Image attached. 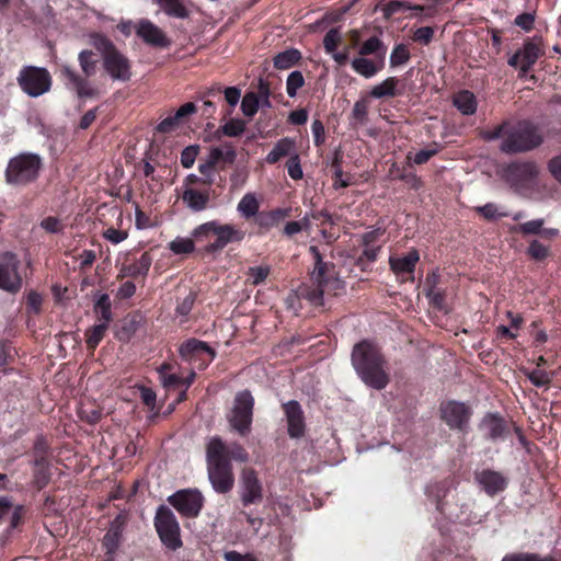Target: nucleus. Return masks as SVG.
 <instances>
[{"mask_svg": "<svg viewBox=\"0 0 561 561\" xmlns=\"http://www.w3.org/2000/svg\"><path fill=\"white\" fill-rule=\"evenodd\" d=\"M90 44L100 53L102 66L113 81L126 82L131 78V62L115 45L103 34L92 33Z\"/></svg>", "mask_w": 561, "mask_h": 561, "instance_id": "nucleus-5", "label": "nucleus"}, {"mask_svg": "<svg viewBox=\"0 0 561 561\" xmlns=\"http://www.w3.org/2000/svg\"><path fill=\"white\" fill-rule=\"evenodd\" d=\"M61 71L79 98H93L98 94L96 90L92 88L85 79L76 73L70 67L64 66Z\"/></svg>", "mask_w": 561, "mask_h": 561, "instance_id": "nucleus-22", "label": "nucleus"}, {"mask_svg": "<svg viewBox=\"0 0 561 561\" xmlns=\"http://www.w3.org/2000/svg\"><path fill=\"white\" fill-rule=\"evenodd\" d=\"M310 252L316 260V266L309 283L298 288V296L318 307L324 305L325 295H340L344 290V283L337 277L334 266L322 261L317 247H310Z\"/></svg>", "mask_w": 561, "mask_h": 561, "instance_id": "nucleus-1", "label": "nucleus"}, {"mask_svg": "<svg viewBox=\"0 0 561 561\" xmlns=\"http://www.w3.org/2000/svg\"><path fill=\"white\" fill-rule=\"evenodd\" d=\"M245 129V123L241 119H230L220 127L224 135L229 137L240 136Z\"/></svg>", "mask_w": 561, "mask_h": 561, "instance_id": "nucleus-46", "label": "nucleus"}, {"mask_svg": "<svg viewBox=\"0 0 561 561\" xmlns=\"http://www.w3.org/2000/svg\"><path fill=\"white\" fill-rule=\"evenodd\" d=\"M103 237L111 243L118 244L127 239L128 232L126 230H119L111 227L103 232Z\"/></svg>", "mask_w": 561, "mask_h": 561, "instance_id": "nucleus-55", "label": "nucleus"}, {"mask_svg": "<svg viewBox=\"0 0 561 561\" xmlns=\"http://www.w3.org/2000/svg\"><path fill=\"white\" fill-rule=\"evenodd\" d=\"M42 167L38 156L22 153L12 158L5 170V179L10 184L21 185L34 181Z\"/></svg>", "mask_w": 561, "mask_h": 561, "instance_id": "nucleus-8", "label": "nucleus"}, {"mask_svg": "<svg viewBox=\"0 0 561 561\" xmlns=\"http://www.w3.org/2000/svg\"><path fill=\"white\" fill-rule=\"evenodd\" d=\"M485 140L502 138L500 149L505 153L529 151L542 142L538 129L529 122L523 121L515 125L503 123L493 129L483 133Z\"/></svg>", "mask_w": 561, "mask_h": 561, "instance_id": "nucleus-2", "label": "nucleus"}, {"mask_svg": "<svg viewBox=\"0 0 561 561\" xmlns=\"http://www.w3.org/2000/svg\"><path fill=\"white\" fill-rule=\"evenodd\" d=\"M305 84V78L298 70L293 71L288 75L286 81V92L288 96L294 98L297 95V91Z\"/></svg>", "mask_w": 561, "mask_h": 561, "instance_id": "nucleus-41", "label": "nucleus"}, {"mask_svg": "<svg viewBox=\"0 0 561 561\" xmlns=\"http://www.w3.org/2000/svg\"><path fill=\"white\" fill-rule=\"evenodd\" d=\"M259 202L253 193L245 194L238 204V211L244 218H250L259 211Z\"/></svg>", "mask_w": 561, "mask_h": 561, "instance_id": "nucleus-34", "label": "nucleus"}, {"mask_svg": "<svg viewBox=\"0 0 561 561\" xmlns=\"http://www.w3.org/2000/svg\"><path fill=\"white\" fill-rule=\"evenodd\" d=\"M548 170L552 176L561 184V154L552 158L549 161Z\"/></svg>", "mask_w": 561, "mask_h": 561, "instance_id": "nucleus-64", "label": "nucleus"}, {"mask_svg": "<svg viewBox=\"0 0 561 561\" xmlns=\"http://www.w3.org/2000/svg\"><path fill=\"white\" fill-rule=\"evenodd\" d=\"M542 54V39L540 37H534L525 42L524 46L508 59V65L519 69L520 72L525 75Z\"/></svg>", "mask_w": 561, "mask_h": 561, "instance_id": "nucleus-12", "label": "nucleus"}, {"mask_svg": "<svg viewBox=\"0 0 561 561\" xmlns=\"http://www.w3.org/2000/svg\"><path fill=\"white\" fill-rule=\"evenodd\" d=\"M169 249L174 254H188L195 250L193 237H178L169 243Z\"/></svg>", "mask_w": 561, "mask_h": 561, "instance_id": "nucleus-36", "label": "nucleus"}, {"mask_svg": "<svg viewBox=\"0 0 561 561\" xmlns=\"http://www.w3.org/2000/svg\"><path fill=\"white\" fill-rule=\"evenodd\" d=\"M169 365H163L160 369V379L164 387L176 386L182 382V379L175 374H168Z\"/></svg>", "mask_w": 561, "mask_h": 561, "instance_id": "nucleus-59", "label": "nucleus"}, {"mask_svg": "<svg viewBox=\"0 0 561 561\" xmlns=\"http://www.w3.org/2000/svg\"><path fill=\"white\" fill-rule=\"evenodd\" d=\"M419 260L420 255L417 250L412 249L403 256H391L389 264L397 276L413 280L412 274Z\"/></svg>", "mask_w": 561, "mask_h": 561, "instance_id": "nucleus-20", "label": "nucleus"}, {"mask_svg": "<svg viewBox=\"0 0 561 561\" xmlns=\"http://www.w3.org/2000/svg\"><path fill=\"white\" fill-rule=\"evenodd\" d=\"M295 150V141L289 138L278 140L270 153L266 156V162L274 164L286 156H291Z\"/></svg>", "mask_w": 561, "mask_h": 561, "instance_id": "nucleus-29", "label": "nucleus"}, {"mask_svg": "<svg viewBox=\"0 0 561 561\" xmlns=\"http://www.w3.org/2000/svg\"><path fill=\"white\" fill-rule=\"evenodd\" d=\"M151 256L148 253L141 254V256L129 263V264H123L119 268L118 278H125V277H138V276H146L149 272V268L151 266Z\"/></svg>", "mask_w": 561, "mask_h": 561, "instance_id": "nucleus-24", "label": "nucleus"}, {"mask_svg": "<svg viewBox=\"0 0 561 561\" xmlns=\"http://www.w3.org/2000/svg\"><path fill=\"white\" fill-rule=\"evenodd\" d=\"M301 59V54L298 49L290 48L278 53L274 57V67L279 70H286L294 67Z\"/></svg>", "mask_w": 561, "mask_h": 561, "instance_id": "nucleus-30", "label": "nucleus"}, {"mask_svg": "<svg viewBox=\"0 0 561 561\" xmlns=\"http://www.w3.org/2000/svg\"><path fill=\"white\" fill-rule=\"evenodd\" d=\"M410 59V51L404 44H398L391 51L390 65L391 67H399L407 64Z\"/></svg>", "mask_w": 561, "mask_h": 561, "instance_id": "nucleus-40", "label": "nucleus"}, {"mask_svg": "<svg viewBox=\"0 0 561 561\" xmlns=\"http://www.w3.org/2000/svg\"><path fill=\"white\" fill-rule=\"evenodd\" d=\"M197 153H198V147H196V146L186 147L181 153L182 165L186 169L191 168L195 162Z\"/></svg>", "mask_w": 561, "mask_h": 561, "instance_id": "nucleus-57", "label": "nucleus"}, {"mask_svg": "<svg viewBox=\"0 0 561 561\" xmlns=\"http://www.w3.org/2000/svg\"><path fill=\"white\" fill-rule=\"evenodd\" d=\"M180 353L182 356H191L198 355L202 353H206L210 358H214L215 353L213 350L204 342L197 340H190L181 345Z\"/></svg>", "mask_w": 561, "mask_h": 561, "instance_id": "nucleus-31", "label": "nucleus"}, {"mask_svg": "<svg viewBox=\"0 0 561 561\" xmlns=\"http://www.w3.org/2000/svg\"><path fill=\"white\" fill-rule=\"evenodd\" d=\"M182 199L192 210L201 211L207 207L209 202V194L207 192H199L192 187H186L183 191Z\"/></svg>", "mask_w": 561, "mask_h": 561, "instance_id": "nucleus-25", "label": "nucleus"}, {"mask_svg": "<svg viewBox=\"0 0 561 561\" xmlns=\"http://www.w3.org/2000/svg\"><path fill=\"white\" fill-rule=\"evenodd\" d=\"M453 104L462 115L474 114L478 106L474 94L468 90L456 93L453 98Z\"/></svg>", "mask_w": 561, "mask_h": 561, "instance_id": "nucleus-27", "label": "nucleus"}, {"mask_svg": "<svg viewBox=\"0 0 561 561\" xmlns=\"http://www.w3.org/2000/svg\"><path fill=\"white\" fill-rule=\"evenodd\" d=\"M95 310L101 314V321L105 323H110L112 320V311H111V301L110 297L106 294H103L95 305Z\"/></svg>", "mask_w": 561, "mask_h": 561, "instance_id": "nucleus-45", "label": "nucleus"}, {"mask_svg": "<svg viewBox=\"0 0 561 561\" xmlns=\"http://www.w3.org/2000/svg\"><path fill=\"white\" fill-rule=\"evenodd\" d=\"M383 50L386 51V47L383 46L382 42L378 37L373 36L362 44L358 54L364 57L367 55L376 54L380 58V54Z\"/></svg>", "mask_w": 561, "mask_h": 561, "instance_id": "nucleus-38", "label": "nucleus"}, {"mask_svg": "<svg viewBox=\"0 0 561 561\" xmlns=\"http://www.w3.org/2000/svg\"><path fill=\"white\" fill-rule=\"evenodd\" d=\"M254 398L249 390L236 394L230 413L227 416L230 427L241 436L251 432Z\"/></svg>", "mask_w": 561, "mask_h": 561, "instance_id": "nucleus-9", "label": "nucleus"}, {"mask_svg": "<svg viewBox=\"0 0 561 561\" xmlns=\"http://www.w3.org/2000/svg\"><path fill=\"white\" fill-rule=\"evenodd\" d=\"M227 450H228V460L229 461H230V459H234V460H238L241 462H244L248 460V453L243 449V447H241L238 444H233L229 448L227 447Z\"/></svg>", "mask_w": 561, "mask_h": 561, "instance_id": "nucleus-62", "label": "nucleus"}, {"mask_svg": "<svg viewBox=\"0 0 561 561\" xmlns=\"http://www.w3.org/2000/svg\"><path fill=\"white\" fill-rule=\"evenodd\" d=\"M342 41L341 33L337 28H331L323 38V47L325 53L333 54Z\"/></svg>", "mask_w": 561, "mask_h": 561, "instance_id": "nucleus-43", "label": "nucleus"}, {"mask_svg": "<svg viewBox=\"0 0 561 561\" xmlns=\"http://www.w3.org/2000/svg\"><path fill=\"white\" fill-rule=\"evenodd\" d=\"M502 561H558L552 556L540 557L536 553H515L503 558Z\"/></svg>", "mask_w": 561, "mask_h": 561, "instance_id": "nucleus-48", "label": "nucleus"}, {"mask_svg": "<svg viewBox=\"0 0 561 561\" xmlns=\"http://www.w3.org/2000/svg\"><path fill=\"white\" fill-rule=\"evenodd\" d=\"M163 12L170 16L185 19L188 16V11L180 0H154Z\"/></svg>", "mask_w": 561, "mask_h": 561, "instance_id": "nucleus-32", "label": "nucleus"}, {"mask_svg": "<svg viewBox=\"0 0 561 561\" xmlns=\"http://www.w3.org/2000/svg\"><path fill=\"white\" fill-rule=\"evenodd\" d=\"M21 90L31 98H38L50 90L51 76L46 68L24 66L16 78Z\"/></svg>", "mask_w": 561, "mask_h": 561, "instance_id": "nucleus-10", "label": "nucleus"}, {"mask_svg": "<svg viewBox=\"0 0 561 561\" xmlns=\"http://www.w3.org/2000/svg\"><path fill=\"white\" fill-rule=\"evenodd\" d=\"M398 80L394 77H389L382 82L373 87L370 95L375 99H381L385 96H394Z\"/></svg>", "mask_w": 561, "mask_h": 561, "instance_id": "nucleus-33", "label": "nucleus"}, {"mask_svg": "<svg viewBox=\"0 0 561 561\" xmlns=\"http://www.w3.org/2000/svg\"><path fill=\"white\" fill-rule=\"evenodd\" d=\"M41 227L50 233H57L62 230L61 221L56 217H46L41 221Z\"/></svg>", "mask_w": 561, "mask_h": 561, "instance_id": "nucleus-61", "label": "nucleus"}, {"mask_svg": "<svg viewBox=\"0 0 561 561\" xmlns=\"http://www.w3.org/2000/svg\"><path fill=\"white\" fill-rule=\"evenodd\" d=\"M528 253L535 260H543L548 255V248L539 241L535 240L530 243Z\"/></svg>", "mask_w": 561, "mask_h": 561, "instance_id": "nucleus-58", "label": "nucleus"}, {"mask_svg": "<svg viewBox=\"0 0 561 561\" xmlns=\"http://www.w3.org/2000/svg\"><path fill=\"white\" fill-rule=\"evenodd\" d=\"M195 294L191 291L187 296L183 298L181 302H179L176 307V313L182 317L187 316L193 308Z\"/></svg>", "mask_w": 561, "mask_h": 561, "instance_id": "nucleus-60", "label": "nucleus"}, {"mask_svg": "<svg viewBox=\"0 0 561 561\" xmlns=\"http://www.w3.org/2000/svg\"><path fill=\"white\" fill-rule=\"evenodd\" d=\"M287 170L288 174L293 180H300L304 175L302 169L300 165L299 156L297 153H293L287 161Z\"/></svg>", "mask_w": 561, "mask_h": 561, "instance_id": "nucleus-51", "label": "nucleus"}, {"mask_svg": "<svg viewBox=\"0 0 561 561\" xmlns=\"http://www.w3.org/2000/svg\"><path fill=\"white\" fill-rule=\"evenodd\" d=\"M260 107L259 95L255 92H247L241 101V111L248 117H253Z\"/></svg>", "mask_w": 561, "mask_h": 561, "instance_id": "nucleus-37", "label": "nucleus"}, {"mask_svg": "<svg viewBox=\"0 0 561 561\" xmlns=\"http://www.w3.org/2000/svg\"><path fill=\"white\" fill-rule=\"evenodd\" d=\"M437 152H438V149L436 147L422 149L414 154L413 162L415 164H423V163L427 162Z\"/></svg>", "mask_w": 561, "mask_h": 561, "instance_id": "nucleus-63", "label": "nucleus"}, {"mask_svg": "<svg viewBox=\"0 0 561 561\" xmlns=\"http://www.w3.org/2000/svg\"><path fill=\"white\" fill-rule=\"evenodd\" d=\"M385 67V50L380 54L378 61L370 60L364 56L352 60L353 70L364 78H371Z\"/></svg>", "mask_w": 561, "mask_h": 561, "instance_id": "nucleus-23", "label": "nucleus"}, {"mask_svg": "<svg viewBox=\"0 0 561 561\" xmlns=\"http://www.w3.org/2000/svg\"><path fill=\"white\" fill-rule=\"evenodd\" d=\"M542 226L543 219H535L520 224L517 227H513L512 231L522 232L524 234H537L541 231Z\"/></svg>", "mask_w": 561, "mask_h": 561, "instance_id": "nucleus-47", "label": "nucleus"}, {"mask_svg": "<svg viewBox=\"0 0 561 561\" xmlns=\"http://www.w3.org/2000/svg\"><path fill=\"white\" fill-rule=\"evenodd\" d=\"M540 169L535 161L517 160L504 164L499 171L500 178L515 192L522 193L537 184Z\"/></svg>", "mask_w": 561, "mask_h": 561, "instance_id": "nucleus-7", "label": "nucleus"}, {"mask_svg": "<svg viewBox=\"0 0 561 561\" xmlns=\"http://www.w3.org/2000/svg\"><path fill=\"white\" fill-rule=\"evenodd\" d=\"M369 102L367 99H360L355 102L352 110V118L358 125H364L367 121Z\"/></svg>", "mask_w": 561, "mask_h": 561, "instance_id": "nucleus-42", "label": "nucleus"}, {"mask_svg": "<svg viewBox=\"0 0 561 561\" xmlns=\"http://www.w3.org/2000/svg\"><path fill=\"white\" fill-rule=\"evenodd\" d=\"M22 517V507L13 505L9 499L0 497V523L9 522L11 528H15Z\"/></svg>", "mask_w": 561, "mask_h": 561, "instance_id": "nucleus-26", "label": "nucleus"}, {"mask_svg": "<svg viewBox=\"0 0 561 561\" xmlns=\"http://www.w3.org/2000/svg\"><path fill=\"white\" fill-rule=\"evenodd\" d=\"M136 34L148 45L156 47H167L169 45L165 34L149 20L139 21Z\"/></svg>", "mask_w": 561, "mask_h": 561, "instance_id": "nucleus-19", "label": "nucleus"}, {"mask_svg": "<svg viewBox=\"0 0 561 561\" xmlns=\"http://www.w3.org/2000/svg\"><path fill=\"white\" fill-rule=\"evenodd\" d=\"M240 496L244 505L260 502L263 497V488L257 474L252 469H244L240 478Z\"/></svg>", "mask_w": 561, "mask_h": 561, "instance_id": "nucleus-15", "label": "nucleus"}, {"mask_svg": "<svg viewBox=\"0 0 561 561\" xmlns=\"http://www.w3.org/2000/svg\"><path fill=\"white\" fill-rule=\"evenodd\" d=\"M208 477L217 492L230 491L234 483L231 465L228 460V450L219 437H213L207 444Z\"/></svg>", "mask_w": 561, "mask_h": 561, "instance_id": "nucleus-6", "label": "nucleus"}, {"mask_svg": "<svg viewBox=\"0 0 561 561\" xmlns=\"http://www.w3.org/2000/svg\"><path fill=\"white\" fill-rule=\"evenodd\" d=\"M434 37V28L431 26H422L414 31L413 41L422 45H428Z\"/></svg>", "mask_w": 561, "mask_h": 561, "instance_id": "nucleus-50", "label": "nucleus"}, {"mask_svg": "<svg viewBox=\"0 0 561 561\" xmlns=\"http://www.w3.org/2000/svg\"><path fill=\"white\" fill-rule=\"evenodd\" d=\"M309 219L302 218L299 221H289L286 224L284 228V232L286 236L291 237L302 230H306L309 228Z\"/></svg>", "mask_w": 561, "mask_h": 561, "instance_id": "nucleus-56", "label": "nucleus"}, {"mask_svg": "<svg viewBox=\"0 0 561 561\" xmlns=\"http://www.w3.org/2000/svg\"><path fill=\"white\" fill-rule=\"evenodd\" d=\"M234 158L236 151L232 148H228L226 151H224L220 148H213L209 151L206 161L198 165V171L201 172L202 175L206 178L204 183L210 184L213 182L215 167L221 159H225L227 160V162L232 163L234 161Z\"/></svg>", "mask_w": 561, "mask_h": 561, "instance_id": "nucleus-18", "label": "nucleus"}, {"mask_svg": "<svg viewBox=\"0 0 561 561\" xmlns=\"http://www.w3.org/2000/svg\"><path fill=\"white\" fill-rule=\"evenodd\" d=\"M527 376L531 383L537 387L546 386L551 380L550 375L547 371L539 368H536L533 371L528 373Z\"/></svg>", "mask_w": 561, "mask_h": 561, "instance_id": "nucleus-53", "label": "nucleus"}, {"mask_svg": "<svg viewBox=\"0 0 561 561\" xmlns=\"http://www.w3.org/2000/svg\"><path fill=\"white\" fill-rule=\"evenodd\" d=\"M442 419L453 428H462L470 419V410L465 403L449 401L440 405Z\"/></svg>", "mask_w": 561, "mask_h": 561, "instance_id": "nucleus-16", "label": "nucleus"}, {"mask_svg": "<svg viewBox=\"0 0 561 561\" xmlns=\"http://www.w3.org/2000/svg\"><path fill=\"white\" fill-rule=\"evenodd\" d=\"M108 323L101 322L95 325H93L88 332H87V344L90 348H95L98 344L103 339L106 330H107Z\"/></svg>", "mask_w": 561, "mask_h": 561, "instance_id": "nucleus-39", "label": "nucleus"}, {"mask_svg": "<svg viewBox=\"0 0 561 561\" xmlns=\"http://www.w3.org/2000/svg\"><path fill=\"white\" fill-rule=\"evenodd\" d=\"M476 480L489 495L502 492L506 486V479L503 474L489 469L477 472Z\"/></svg>", "mask_w": 561, "mask_h": 561, "instance_id": "nucleus-21", "label": "nucleus"}, {"mask_svg": "<svg viewBox=\"0 0 561 561\" xmlns=\"http://www.w3.org/2000/svg\"><path fill=\"white\" fill-rule=\"evenodd\" d=\"M78 61L82 72L87 77H91L95 73L96 69V60L94 59V54L92 50H82L78 55Z\"/></svg>", "mask_w": 561, "mask_h": 561, "instance_id": "nucleus-35", "label": "nucleus"}, {"mask_svg": "<svg viewBox=\"0 0 561 561\" xmlns=\"http://www.w3.org/2000/svg\"><path fill=\"white\" fill-rule=\"evenodd\" d=\"M477 211L489 220H494L500 217H505L507 215L504 211H500L499 207L493 203H489L485 204L484 206L477 207Z\"/></svg>", "mask_w": 561, "mask_h": 561, "instance_id": "nucleus-49", "label": "nucleus"}, {"mask_svg": "<svg viewBox=\"0 0 561 561\" xmlns=\"http://www.w3.org/2000/svg\"><path fill=\"white\" fill-rule=\"evenodd\" d=\"M16 255L5 252L0 255V289L16 293L22 287V277L19 273Z\"/></svg>", "mask_w": 561, "mask_h": 561, "instance_id": "nucleus-13", "label": "nucleus"}, {"mask_svg": "<svg viewBox=\"0 0 561 561\" xmlns=\"http://www.w3.org/2000/svg\"><path fill=\"white\" fill-rule=\"evenodd\" d=\"M270 272L268 265L252 266L248 271L249 280L252 285H260L267 278Z\"/></svg>", "mask_w": 561, "mask_h": 561, "instance_id": "nucleus-44", "label": "nucleus"}, {"mask_svg": "<svg viewBox=\"0 0 561 561\" xmlns=\"http://www.w3.org/2000/svg\"><path fill=\"white\" fill-rule=\"evenodd\" d=\"M154 527L161 542L170 550L182 547L180 525L174 513L167 506H160L154 516Z\"/></svg>", "mask_w": 561, "mask_h": 561, "instance_id": "nucleus-11", "label": "nucleus"}, {"mask_svg": "<svg viewBox=\"0 0 561 561\" xmlns=\"http://www.w3.org/2000/svg\"><path fill=\"white\" fill-rule=\"evenodd\" d=\"M407 8H411V3L404 2V1H399V0H393V1L388 2L382 8V12H383L385 18L389 19L393 14H396L402 10H407Z\"/></svg>", "mask_w": 561, "mask_h": 561, "instance_id": "nucleus-52", "label": "nucleus"}, {"mask_svg": "<svg viewBox=\"0 0 561 561\" xmlns=\"http://www.w3.org/2000/svg\"><path fill=\"white\" fill-rule=\"evenodd\" d=\"M353 366L360 379L369 387L381 390L389 383L385 359L380 350L369 341L356 344L352 353Z\"/></svg>", "mask_w": 561, "mask_h": 561, "instance_id": "nucleus-3", "label": "nucleus"}, {"mask_svg": "<svg viewBox=\"0 0 561 561\" xmlns=\"http://www.w3.org/2000/svg\"><path fill=\"white\" fill-rule=\"evenodd\" d=\"M256 94L259 95L260 106H262V107H271L272 106L271 101H270V94H271L270 84L266 81H264L263 79L259 80Z\"/></svg>", "mask_w": 561, "mask_h": 561, "instance_id": "nucleus-54", "label": "nucleus"}, {"mask_svg": "<svg viewBox=\"0 0 561 561\" xmlns=\"http://www.w3.org/2000/svg\"><path fill=\"white\" fill-rule=\"evenodd\" d=\"M194 243L203 244L207 253H216L231 242H241L245 232L233 225L220 224L217 220L204 222L192 231Z\"/></svg>", "mask_w": 561, "mask_h": 561, "instance_id": "nucleus-4", "label": "nucleus"}, {"mask_svg": "<svg viewBox=\"0 0 561 561\" xmlns=\"http://www.w3.org/2000/svg\"><path fill=\"white\" fill-rule=\"evenodd\" d=\"M481 428L484 435L493 440L503 437L505 433V425L503 420L492 414L486 415L483 419Z\"/></svg>", "mask_w": 561, "mask_h": 561, "instance_id": "nucleus-28", "label": "nucleus"}, {"mask_svg": "<svg viewBox=\"0 0 561 561\" xmlns=\"http://www.w3.org/2000/svg\"><path fill=\"white\" fill-rule=\"evenodd\" d=\"M283 408L286 415L288 435L291 438L304 436L306 423L304 411L299 402L291 400L286 402Z\"/></svg>", "mask_w": 561, "mask_h": 561, "instance_id": "nucleus-17", "label": "nucleus"}, {"mask_svg": "<svg viewBox=\"0 0 561 561\" xmlns=\"http://www.w3.org/2000/svg\"><path fill=\"white\" fill-rule=\"evenodd\" d=\"M168 501L179 513L187 517L197 516L203 506L202 494L191 490L179 491L171 495Z\"/></svg>", "mask_w": 561, "mask_h": 561, "instance_id": "nucleus-14", "label": "nucleus"}]
</instances>
